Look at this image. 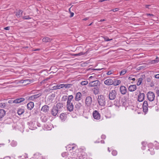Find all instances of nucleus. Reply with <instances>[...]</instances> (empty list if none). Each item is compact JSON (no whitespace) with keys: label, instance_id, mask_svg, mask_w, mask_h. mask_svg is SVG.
<instances>
[{"label":"nucleus","instance_id":"864d4df0","mask_svg":"<svg viewBox=\"0 0 159 159\" xmlns=\"http://www.w3.org/2000/svg\"><path fill=\"white\" fill-rule=\"evenodd\" d=\"M154 149L152 148L149 149H148V150L150 151H152V152H151V154L152 155H153L154 153V152L152 151Z\"/></svg>","mask_w":159,"mask_h":159},{"label":"nucleus","instance_id":"5701e85b","mask_svg":"<svg viewBox=\"0 0 159 159\" xmlns=\"http://www.w3.org/2000/svg\"><path fill=\"white\" fill-rule=\"evenodd\" d=\"M82 107V104L81 103L78 102L75 105V108L76 110H79Z\"/></svg>","mask_w":159,"mask_h":159},{"label":"nucleus","instance_id":"cd10ccee","mask_svg":"<svg viewBox=\"0 0 159 159\" xmlns=\"http://www.w3.org/2000/svg\"><path fill=\"white\" fill-rule=\"evenodd\" d=\"M93 93L95 94H97L99 92V89L98 87H96L93 88L92 89Z\"/></svg>","mask_w":159,"mask_h":159},{"label":"nucleus","instance_id":"423d86ee","mask_svg":"<svg viewBox=\"0 0 159 159\" xmlns=\"http://www.w3.org/2000/svg\"><path fill=\"white\" fill-rule=\"evenodd\" d=\"M66 107L68 111L70 112L73 111L74 106L72 102H66Z\"/></svg>","mask_w":159,"mask_h":159},{"label":"nucleus","instance_id":"603ef678","mask_svg":"<svg viewBox=\"0 0 159 159\" xmlns=\"http://www.w3.org/2000/svg\"><path fill=\"white\" fill-rule=\"evenodd\" d=\"M119 10V9L118 8H116L112 9L110 11H112L113 12H116V11H118Z\"/></svg>","mask_w":159,"mask_h":159},{"label":"nucleus","instance_id":"2f4dec72","mask_svg":"<svg viewBox=\"0 0 159 159\" xmlns=\"http://www.w3.org/2000/svg\"><path fill=\"white\" fill-rule=\"evenodd\" d=\"M24 111H25L23 109L20 108L18 110L17 113L18 115H21L24 113Z\"/></svg>","mask_w":159,"mask_h":159},{"label":"nucleus","instance_id":"7c9ffc66","mask_svg":"<svg viewBox=\"0 0 159 159\" xmlns=\"http://www.w3.org/2000/svg\"><path fill=\"white\" fill-rule=\"evenodd\" d=\"M41 119L43 122H45L48 120V117L44 115L42 116L41 117Z\"/></svg>","mask_w":159,"mask_h":159},{"label":"nucleus","instance_id":"052dcab7","mask_svg":"<svg viewBox=\"0 0 159 159\" xmlns=\"http://www.w3.org/2000/svg\"><path fill=\"white\" fill-rule=\"evenodd\" d=\"M155 144V145H157V148H156V149H158L159 148V143H157V142Z\"/></svg>","mask_w":159,"mask_h":159},{"label":"nucleus","instance_id":"4be33fe9","mask_svg":"<svg viewBox=\"0 0 159 159\" xmlns=\"http://www.w3.org/2000/svg\"><path fill=\"white\" fill-rule=\"evenodd\" d=\"M63 88V84H60L59 85H57L53 86L51 89L52 90H56L58 89Z\"/></svg>","mask_w":159,"mask_h":159},{"label":"nucleus","instance_id":"c9c22d12","mask_svg":"<svg viewBox=\"0 0 159 159\" xmlns=\"http://www.w3.org/2000/svg\"><path fill=\"white\" fill-rule=\"evenodd\" d=\"M72 84H63V88L65 87V88H69L71 87Z\"/></svg>","mask_w":159,"mask_h":159},{"label":"nucleus","instance_id":"bf43d9fd","mask_svg":"<svg viewBox=\"0 0 159 159\" xmlns=\"http://www.w3.org/2000/svg\"><path fill=\"white\" fill-rule=\"evenodd\" d=\"M156 78L159 79V74H157L155 75Z\"/></svg>","mask_w":159,"mask_h":159},{"label":"nucleus","instance_id":"e433bc0d","mask_svg":"<svg viewBox=\"0 0 159 159\" xmlns=\"http://www.w3.org/2000/svg\"><path fill=\"white\" fill-rule=\"evenodd\" d=\"M33 81V80L31 79H26L23 80V83H27V84H30V82Z\"/></svg>","mask_w":159,"mask_h":159},{"label":"nucleus","instance_id":"09e8293b","mask_svg":"<svg viewBox=\"0 0 159 159\" xmlns=\"http://www.w3.org/2000/svg\"><path fill=\"white\" fill-rule=\"evenodd\" d=\"M134 75H130L129 77L128 78V79L129 80H132L134 81H135V78H133V77L134 76Z\"/></svg>","mask_w":159,"mask_h":159},{"label":"nucleus","instance_id":"f257e3e1","mask_svg":"<svg viewBox=\"0 0 159 159\" xmlns=\"http://www.w3.org/2000/svg\"><path fill=\"white\" fill-rule=\"evenodd\" d=\"M98 101L99 104L101 106H104L106 104L105 97L103 95L98 96Z\"/></svg>","mask_w":159,"mask_h":159},{"label":"nucleus","instance_id":"c85d7f7f","mask_svg":"<svg viewBox=\"0 0 159 159\" xmlns=\"http://www.w3.org/2000/svg\"><path fill=\"white\" fill-rule=\"evenodd\" d=\"M6 114V111L3 109L0 110V118H2Z\"/></svg>","mask_w":159,"mask_h":159},{"label":"nucleus","instance_id":"f03ea898","mask_svg":"<svg viewBox=\"0 0 159 159\" xmlns=\"http://www.w3.org/2000/svg\"><path fill=\"white\" fill-rule=\"evenodd\" d=\"M151 102H149L148 104V102L147 101H144L143 102V111L144 112L146 113L148 111V107H151L154 106L155 105L154 104L151 105Z\"/></svg>","mask_w":159,"mask_h":159},{"label":"nucleus","instance_id":"a878e982","mask_svg":"<svg viewBox=\"0 0 159 159\" xmlns=\"http://www.w3.org/2000/svg\"><path fill=\"white\" fill-rule=\"evenodd\" d=\"M60 117L61 120H65L66 118V115L64 113H61L60 115Z\"/></svg>","mask_w":159,"mask_h":159},{"label":"nucleus","instance_id":"f3484780","mask_svg":"<svg viewBox=\"0 0 159 159\" xmlns=\"http://www.w3.org/2000/svg\"><path fill=\"white\" fill-rule=\"evenodd\" d=\"M120 91L121 94H125L126 92V89L124 86H121L120 87Z\"/></svg>","mask_w":159,"mask_h":159},{"label":"nucleus","instance_id":"6ab92c4d","mask_svg":"<svg viewBox=\"0 0 159 159\" xmlns=\"http://www.w3.org/2000/svg\"><path fill=\"white\" fill-rule=\"evenodd\" d=\"M34 104L33 102H30L27 105V109L29 110H31L34 107Z\"/></svg>","mask_w":159,"mask_h":159},{"label":"nucleus","instance_id":"5fc2aeb1","mask_svg":"<svg viewBox=\"0 0 159 159\" xmlns=\"http://www.w3.org/2000/svg\"><path fill=\"white\" fill-rule=\"evenodd\" d=\"M105 40L106 41H108L112 40V39H109L107 38H105Z\"/></svg>","mask_w":159,"mask_h":159},{"label":"nucleus","instance_id":"9d476101","mask_svg":"<svg viewBox=\"0 0 159 159\" xmlns=\"http://www.w3.org/2000/svg\"><path fill=\"white\" fill-rule=\"evenodd\" d=\"M55 107L60 112L61 111V110L62 109L63 107V103L60 102H58L57 104Z\"/></svg>","mask_w":159,"mask_h":159},{"label":"nucleus","instance_id":"39448f33","mask_svg":"<svg viewBox=\"0 0 159 159\" xmlns=\"http://www.w3.org/2000/svg\"><path fill=\"white\" fill-rule=\"evenodd\" d=\"M155 97L154 93L152 92H149L147 94V98L150 102L153 101Z\"/></svg>","mask_w":159,"mask_h":159},{"label":"nucleus","instance_id":"37998d69","mask_svg":"<svg viewBox=\"0 0 159 159\" xmlns=\"http://www.w3.org/2000/svg\"><path fill=\"white\" fill-rule=\"evenodd\" d=\"M88 83V82L87 81H82L81 83V85H87Z\"/></svg>","mask_w":159,"mask_h":159},{"label":"nucleus","instance_id":"dca6fc26","mask_svg":"<svg viewBox=\"0 0 159 159\" xmlns=\"http://www.w3.org/2000/svg\"><path fill=\"white\" fill-rule=\"evenodd\" d=\"M28 123L29 125V128L31 130H34L36 128V127L34 126L35 125L33 122L30 121Z\"/></svg>","mask_w":159,"mask_h":159},{"label":"nucleus","instance_id":"412c9836","mask_svg":"<svg viewBox=\"0 0 159 159\" xmlns=\"http://www.w3.org/2000/svg\"><path fill=\"white\" fill-rule=\"evenodd\" d=\"M25 100V99L24 98H19L16 99L14 100V103H19L22 102H23Z\"/></svg>","mask_w":159,"mask_h":159},{"label":"nucleus","instance_id":"6e6d98bb","mask_svg":"<svg viewBox=\"0 0 159 159\" xmlns=\"http://www.w3.org/2000/svg\"><path fill=\"white\" fill-rule=\"evenodd\" d=\"M8 103L10 104H12L14 103V100H10L8 101Z\"/></svg>","mask_w":159,"mask_h":159},{"label":"nucleus","instance_id":"f704fd0d","mask_svg":"<svg viewBox=\"0 0 159 159\" xmlns=\"http://www.w3.org/2000/svg\"><path fill=\"white\" fill-rule=\"evenodd\" d=\"M158 62H159V59L157 57L156 59L152 60L150 62V63L151 64H154L157 63Z\"/></svg>","mask_w":159,"mask_h":159},{"label":"nucleus","instance_id":"49530a36","mask_svg":"<svg viewBox=\"0 0 159 159\" xmlns=\"http://www.w3.org/2000/svg\"><path fill=\"white\" fill-rule=\"evenodd\" d=\"M142 145H143L142 147V148L143 150H144L145 149V147H146V143L145 142H143L142 143Z\"/></svg>","mask_w":159,"mask_h":159},{"label":"nucleus","instance_id":"393cba45","mask_svg":"<svg viewBox=\"0 0 159 159\" xmlns=\"http://www.w3.org/2000/svg\"><path fill=\"white\" fill-rule=\"evenodd\" d=\"M52 40V39L48 37H46L43 38L42 39V41L43 42L47 43L51 41Z\"/></svg>","mask_w":159,"mask_h":159},{"label":"nucleus","instance_id":"e2e57ef3","mask_svg":"<svg viewBox=\"0 0 159 159\" xmlns=\"http://www.w3.org/2000/svg\"><path fill=\"white\" fill-rule=\"evenodd\" d=\"M106 138V136L104 135H102L101 136V138L102 139H105Z\"/></svg>","mask_w":159,"mask_h":159},{"label":"nucleus","instance_id":"3c124183","mask_svg":"<svg viewBox=\"0 0 159 159\" xmlns=\"http://www.w3.org/2000/svg\"><path fill=\"white\" fill-rule=\"evenodd\" d=\"M51 78V77H48V78H47L46 79H45L44 80H43V82L46 83L47 81H48V80H49Z\"/></svg>","mask_w":159,"mask_h":159},{"label":"nucleus","instance_id":"4c0bfd02","mask_svg":"<svg viewBox=\"0 0 159 159\" xmlns=\"http://www.w3.org/2000/svg\"><path fill=\"white\" fill-rule=\"evenodd\" d=\"M142 80L143 79L142 77L139 78L138 80V81L137 83V85L138 86L140 85L142 83Z\"/></svg>","mask_w":159,"mask_h":159},{"label":"nucleus","instance_id":"1a4fd4ad","mask_svg":"<svg viewBox=\"0 0 159 159\" xmlns=\"http://www.w3.org/2000/svg\"><path fill=\"white\" fill-rule=\"evenodd\" d=\"M51 112V114L53 116H56L58 113H60L54 106L52 108Z\"/></svg>","mask_w":159,"mask_h":159},{"label":"nucleus","instance_id":"a211bd4d","mask_svg":"<svg viewBox=\"0 0 159 159\" xmlns=\"http://www.w3.org/2000/svg\"><path fill=\"white\" fill-rule=\"evenodd\" d=\"M137 86L136 85H130L129 88V90L130 92H133L136 89Z\"/></svg>","mask_w":159,"mask_h":159},{"label":"nucleus","instance_id":"4468645a","mask_svg":"<svg viewBox=\"0 0 159 159\" xmlns=\"http://www.w3.org/2000/svg\"><path fill=\"white\" fill-rule=\"evenodd\" d=\"M104 83L107 85H112L113 84V80L111 79H108L104 81Z\"/></svg>","mask_w":159,"mask_h":159},{"label":"nucleus","instance_id":"2eb2a0df","mask_svg":"<svg viewBox=\"0 0 159 159\" xmlns=\"http://www.w3.org/2000/svg\"><path fill=\"white\" fill-rule=\"evenodd\" d=\"M49 107L47 105L43 106L41 109V111L45 113L48 112L49 111Z\"/></svg>","mask_w":159,"mask_h":159},{"label":"nucleus","instance_id":"680f3d73","mask_svg":"<svg viewBox=\"0 0 159 159\" xmlns=\"http://www.w3.org/2000/svg\"><path fill=\"white\" fill-rule=\"evenodd\" d=\"M67 98H68V97L67 96L65 95V96H64L62 98L64 99L65 100L66 99H67Z\"/></svg>","mask_w":159,"mask_h":159},{"label":"nucleus","instance_id":"b1692460","mask_svg":"<svg viewBox=\"0 0 159 159\" xmlns=\"http://www.w3.org/2000/svg\"><path fill=\"white\" fill-rule=\"evenodd\" d=\"M68 149H69L70 152H71V151H75L76 150L77 148L76 146L75 145H71L68 147Z\"/></svg>","mask_w":159,"mask_h":159},{"label":"nucleus","instance_id":"ea45409f","mask_svg":"<svg viewBox=\"0 0 159 159\" xmlns=\"http://www.w3.org/2000/svg\"><path fill=\"white\" fill-rule=\"evenodd\" d=\"M68 155V154L67 152H63L62 153L61 156L63 157H66Z\"/></svg>","mask_w":159,"mask_h":159},{"label":"nucleus","instance_id":"338daca9","mask_svg":"<svg viewBox=\"0 0 159 159\" xmlns=\"http://www.w3.org/2000/svg\"><path fill=\"white\" fill-rule=\"evenodd\" d=\"M40 50V49H39V48H37V49H34L33 50V51H39Z\"/></svg>","mask_w":159,"mask_h":159},{"label":"nucleus","instance_id":"7ed1b4c3","mask_svg":"<svg viewBox=\"0 0 159 159\" xmlns=\"http://www.w3.org/2000/svg\"><path fill=\"white\" fill-rule=\"evenodd\" d=\"M92 98L91 96L87 97L85 100V106L87 107H92Z\"/></svg>","mask_w":159,"mask_h":159},{"label":"nucleus","instance_id":"de8ad7c7","mask_svg":"<svg viewBox=\"0 0 159 159\" xmlns=\"http://www.w3.org/2000/svg\"><path fill=\"white\" fill-rule=\"evenodd\" d=\"M111 153L113 156H116L117 155V152L116 150H113L112 151Z\"/></svg>","mask_w":159,"mask_h":159},{"label":"nucleus","instance_id":"774afa93","mask_svg":"<svg viewBox=\"0 0 159 159\" xmlns=\"http://www.w3.org/2000/svg\"><path fill=\"white\" fill-rule=\"evenodd\" d=\"M150 6V5H145V7L146 8H149V7Z\"/></svg>","mask_w":159,"mask_h":159},{"label":"nucleus","instance_id":"bb28decb","mask_svg":"<svg viewBox=\"0 0 159 159\" xmlns=\"http://www.w3.org/2000/svg\"><path fill=\"white\" fill-rule=\"evenodd\" d=\"M113 80V85L114 86H117L119 85L121 83V81L119 80H116L114 79Z\"/></svg>","mask_w":159,"mask_h":159},{"label":"nucleus","instance_id":"8fccbe9b","mask_svg":"<svg viewBox=\"0 0 159 159\" xmlns=\"http://www.w3.org/2000/svg\"><path fill=\"white\" fill-rule=\"evenodd\" d=\"M112 105V103L110 101H107V106L108 107H111Z\"/></svg>","mask_w":159,"mask_h":159},{"label":"nucleus","instance_id":"473e14b6","mask_svg":"<svg viewBox=\"0 0 159 159\" xmlns=\"http://www.w3.org/2000/svg\"><path fill=\"white\" fill-rule=\"evenodd\" d=\"M54 97L55 95L53 94H52L48 96V99L50 101V102H52Z\"/></svg>","mask_w":159,"mask_h":159},{"label":"nucleus","instance_id":"13d9d810","mask_svg":"<svg viewBox=\"0 0 159 159\" xmlns=\"http://www.w3.org/2000/svg\"><path fill=\"white\" fill-rule=\"evenodd\" d=\"M10 27L9 26H7L4 28V29L6 30H10Z\"/></svg>","mask_w":159,"mask_h":159},{"label":"nucleus","instance_id":"79ce46f5","mask_svg":"<svg viewBox=\"0 0 159 159\" xmlns=\"http://www.w3.org/2000/svg\"><path fill=\"white\" fill-rule=\"evenodd\" d=\"M126 72H127V71L126 70H123L120 72V75H124L126 73Z\"/></svg>","mask_w":159,"mask_h":159},{"label":"nucleus","instance_id":"58836bf2","mask_svg":"<svg viewBox=\"0 0 159 159\" xmlns=\"http://www.w3.org/2000/svg\"><path fill=\"white\" fill-rule=\"evenodd\" d=\"M17 144V142L14 140L12 141L11 143V145L12 147L16 146Z\"/></svg>","mask_w":159,"mask_h":159},{"label":"nucleus","instance_id":"a18cd8bd","mask_svg":"<svg viewBox=\"0 0 159 159\" xmlns=\"http://www.w3.org/2000/svg\"><path fill=\"white\" fill-rule=\"evenodd\" d=\"M31 18L29 16H27L23 17V19L24 20H29Z\"/></svg>","mask_w":159,"mask_h":159},{"label":"nucleus","instance_id":"20e7f679","mask_svg":"<svg viewBox=\"0 0 159 159\" xmlns=\"http://www.w3.org/2000/svg\"><path fill=\"white\" fill-rule=\"evenodd\" d=\"M116 93L115 90H113L110 91L109 94V98L110 100H114L116 96Z\"/></svg>","mask_w":159,"mask_h":159},{"label":"nucleus","instance_id":"ddd939ff","mask_svg":"<svg viewBox=\"0 0 159 159\" xmlns=\"http://www.w3.org/2000/svg\"><path fill=\"white\" fill-rule=\"evenodd\" d=\"M145 94L143 93H140L138 96V101L139 102H142L144 99Z\"/></svg>","mask_w":159,"mask_h":159},{"label":"nucleus","instance_id":"c756f323","mask_svg":"<svg viewBox=\"0 0 159 159\" xmlns=\"http://www.w3.org/2000/svg\"><path fill=\"white\" fill-rule=\"evenodd\" d=\"M23 11L19 10L16 14V15L17 17H21L22 15Z\"/></svg>","mask_w":159,"mask_h":159},{"label":"nucleus","instance_id":"72a5a7b5","mask_svg":"<svg viewBox=\"0 0 159 159\" xmlns=\"http://www.w3.org/2000/svg\"><path fill=\"white\" fill-rule=\"evenodd\" d=\"M68 97V98L67 101V102H72L71 101L73 99V96L72 95H69Z\"/></svg>","mask_w":159,"mask_h":159},{"label":"nucleus","instance_id":"0e129e2a","mask_svg":"<svg viewBox=\"0 0 159 159\" xmlns=\"http://www.w3.org/2000/svg\"><path fill=\"white\" fill-rule=\"evenodd\" d=\"M89 17H86L83 19V20H86L89 19Z\"/></svg>","mask_w":159,"mask_h":159},{"label":"nucleus","instance_id":"4d7b16f0","mask_svg":"<svg viewBox=\"0 0 159 159\" xmlns=\"http://www.w3.org/2000/svg\"><path fill=\"white\" fill-rule=\"evenodd\" d=\"M112 74V73L111 71H108L107 73V74L108 75H111Z\"/></svg>","mask_w":159,"mask_h":159},{"label":"nucleus","instance_id":"69168bd1","mask_svg":"<svg viewBox=\"0 0 159 159\" xmlns=\"http://www.w3.org/2000/svg\"><path fill=\"white\" fill-rule=\"evenodd\" d=\"M74 13L73 12H71L70 16V17H71L74 16Z\"/></svg>","mask_w":159,"mask_h":159},{"label":"nucleus","instance_id":"a19ab883","mask_svg":"<svg viewBox=\"0 0 159 159\" xmlns=\"http://www.w3.org/2000/svg\"><path fill=\"white\" fill-rule=\"evenodd\" d=\"M6 106V104L5 103H0V107L2 108L5 107Z\"/></svg>","mask_w":159,"mask_h":159},{"label":"nucleus","instance_id":"aec40b11","mask_svg":"<svg viewBox=\"0 0 159 159\" xmlns=\"http://www.w3.org/2000/svg\"><path fill=\"white\" fill-rule=\"evenodd\" d=\"M87 158V155L84 152H82L79 156V159H85Z\"/></svg>","mask_w":159,"mask_h":159},{"label":"nucleus","instance_id":"0eeeda50","mask_svg":"<svg viewBox=\"0 0 159 159\" xmlns=\"http://www.w3.org/2000/svg\"><path fill=\"white\" fill-rule=\"evenodd\" d=\"M93 116L95 119L99 120L100 118V114L97 110H95L93 112Z\"/></svg>","mask_w":159,"mask_h":159},{"label":"nucleus","instance_id":"9b49d317","mask_svg":"<svg viewBox=\"0 0 159 159\" xmlns=\"http://www.w3.org/2000/svg\"><path fill=\"white\" fill-rule=\"evenodd\" d=\"M82 99V94L80 92H78L76 94L75 97V101L78 102Z\"/></svg>","mask_w":159,"mask_h":159},{"label":"nucleus","instance_id":"f8f14e48","mask_svg":"<svg viewBox=\"0 0 159 159\" xmlns=\"http://www.w3.org/2000/svg\"><path fill=\"white\" fill-rule=\"evenodd\" d=\"M41 94H37L34 95L28 98V99L33 101H35V100L41 96Z\"/></svg>","mask_w":159,"mask_h":159},{"label":"nucleus","instance_id":"c03bdc74","mask_svg":"<svg viewBox=\"0 0 159 159\" xmlns=\"http://www.w3.org/2000/svg\"><path fill=\"white\" fill-rule=\"evenodd\" d=\"M84 52H80V53H79L77 54H75L74 55L75 56H81V55H84Z\"/></svg>","mask_w":159,"mask_h":159},{"label":"nucleus","instance_id":"6e6552de","mask_svg":"<svg viewBox=\"0 0 159 159\" xmlns=\"http://www.w3.org/2000/svg\"><path fill=\"white\" fill-rule=\"evenodd\" d=\"M100 84V82L99 80H96L92 81L89 83V86L90 87H95L99 85Z\"/></svg>","mask_w":159,"mask_h":159}]
</instances>
